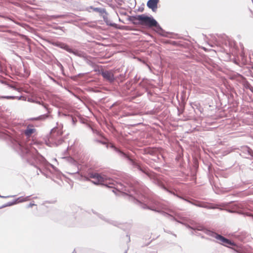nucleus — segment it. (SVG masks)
<instances>
[{"instance_id":"obj_1","label":"nucleus","mask_w":253,"mask_h":253,"mask_svg":"<svg viewBox=\"0 0 253 253\" xmlns=\"http://www.w3.org/2000/svg\"><path fill=\"white\" fill-rule=\"evenodd\" d=\"M131 21L134 24H139L148 28H152L158 26V23L155 19L152 16H148L145 14L132 16Z\"/></svg>"},{"instance_id":"obj_2","label":"nucleus","mask_w":253,"mask_h":253,"mask_svg":"<svg viewBox=\"0 0 253 253\" xmlns=\"http://www.w3.org/2000/svg\"><path fill=\"white\" fill-rule=\"evenodd\" d=\"M250 206L245 202H238V214H241L244 216H249L253 220V213L250 211Z\"/></svg>"},{"instance_id":"obj_3","label":"nucleus","mask_w":253,"mask_h":253,"mask_svg":"<svg viewBox=\"0 0 253 253\" xmlns=\"http://www.w3.org/2000/svg\"><path fill=\"white\" fill-rule=\"evenodd\" d=\"M240 46L241 49V51L239 52L238 49V66L241 67L242 66H247L246 67L249 69L251 65L248 64V60L247 55H246L245 50L243 44L240 43Z\"/></svg>"},{"instance_id":"obj_4","label":"nucleus","mask_w":253,"mask_h":253,"mask_svg":"<svg viewBox=\"0 0 253 253\" xmlns=\"http://www.w3.org/2000/svg\"><path fill=\"white\" fill-rule=\"evenodd\" d=\"M238 154L243 158L250 159L251 157V159H253V150L247 146L238 147Z\"/></svg>"},{"instance_id":"obj_5","label":"nucleus","mask_w":253,"mask_h":253,"mask_svg":"<svg viewBox=\"0 0 253 253\" xmlns=\"http://www.w3.org/2000/svg\"><path fill=\"white\" fill-rule=\"evenodd\" d=\"M238 84H240L242 86L243 89H249L253 92V87L247 81L246 79L240 74L238 73Z\"/></svg>"},{"instance_id":"obj_6","label":"nucleus","mask_w":253,"mask_h":253,"mask_svg":"<svg viewBox=\"0 0 253 253\" xmlns=\"http://www.w3.org/2000/svg\"><path fill=\"white\" fill-rule=\"evenodd\" d=\"M215 238L217 240H218L219 242L221 244H222L227 247H229V246L233 245V244L230 240H229L228 239L224 238V237H223L220 235H216L215 236Z\"/></svg>"},{"instance_id":"obj_7","label":"nucleus","mask_w":253,"mask_h":253,"mask_svg":"<svg viewBox=\"0 0 253 253\" xmlns=\"http://www.w3.org/2000/svg\"><path fill=\"white\" fill-rule=\"evenodd\" d=\"M159 0H149L147 2V6L151 9L153 11L155 12L158 8L157 5Z\"/></svg>"},{"instance_id":"obj_8","label":"nucleus","mask_w":253,"mask_h":253,"mask_svg":"<svg viewBox=\"0 0 253 253\" xmlns=\"http://www.w3.org/2000/svg\"><path fill=\"white\" fill-rule=\"evenodd\" d=\"M250 239L249 235L246 232H241L238 234V241L243 242L244 243H246Z\"/></svg>"},{"instance_id":"obj_9","label":"nucleus","mask_w":253,"mask_h":253,"mask_svg":"<svg viewBox=\"0 0 253 253\" xmlns=\"http://www.w3.org/2000/svg\"><path fill=\"white\" fill-rule=\"evenodd\" d=\"M92 182L95 184H104L105 179L100 174H99L98 176L93 179Z\"/></svg>"},{"instance_id":"obj_10","label":"nucleus","mask_w":253,"mask_h":253,"mask_svg":"<svg viewBox=\"0 0 253 253\" xmlns=\"http://www.w3.org/2000/svg\"><path fill=\"white\" fill-rule=\"evenodd\" d=\"M103 77L107 80L112 81L114 80V75L111 72L105 71L102 73Z\"/></svg>"},{"instance_id":"obj_11","label":"nucleus","mask_w":253,"mask_h":253,"mask_svg":"<svg viewBox=\"0 0 253 253\" xmlns=\"http://www.w3.org/2000/svg\"><path fill=\"white\" fill-rule=\"evenodd\" d=\"M238 253H250L249 251H248V249L247 248L246 245V246H243L241 245H240L238 243Z\"/></svg>"},{"instance_id":"obj_12","label":"nucleus","mask_w":253,"mask_h":253,"mask_svg":"<svg viewBox=\"0 0 253 253\" xmlns=\"http://www.w3.org/2000/svg\"><path fill=\"white\" fill-rule=\"evenodd\" d=\"M36 131V129L35 128H28L25 131V134L27 136H30L32 134L34 133Z\"/></svg>"},{"instance_id":"obj_13","label":"nucleus","mask_w":253,"mask_h":253,"mask_svg":"<svg viewBox=\"0 0 253 253\" xmlns=\"http://www.w3.org/2000/svg\"><path fill=\"white\" fill-rule=\"evenodd\" d=\"M30 196L20 197L18 198V200L20 202L28 201L30 200Z\"/></svg>"},{"instance_id":"obj_14","label":"nucleus","mask_w":253,"mask_h":253,"mask_svg":"<svg viewBox=\"0 0 253 253\" xmlns=\"http://www.w3.org/2000/svg\"><path fill=\"white\" fill-rule=\"evenodd\" d=\"M99 174L97 173H89V177L92 179L96 178L97 176H98Z\"/></svg>"},{"instance_id":"obj_15","label":"nucleus","mask_w":253,"mask_h":253,"mask_svg":"<svg viewBox=\"0 0 253 253\" xmlns=\"http://www.w3.org/2000/svg\"><path fill=\"white\" fill-rule=\"evenodd\" d=\"M118 152L121 154V155H122L123 157H125V158H128V157L127 156V155L125 154V153L120 151V150H118Z\"/></svg>"},{"instance_id":"obj_16","label":"nucleus","mask_w":253,"mask_h":253,"mask_svg":"<svg viewBox=\"0 0 253 253\" xmlns=\"http://www.w3.org/2000/svg\"><path fill=\"white\" fill-rule=\"evenodd\" d=\"M34 206H36L35 204H30L28 206V208H30V207H32Z\"/></svg>"},{"instance_id":"obj_17","label":"nucleus","mask_w":253,"mask_h":253,"mask_svg":"<svg viewBox=\"0 0 253 253\" xmlns=\"http://www.w3.org/2000/svg\"><path fill=\"white\" fill-rule=\"evenodd\" d=\"M93 10L94 11H99V8H93Z\"/></svg>"},{"instance_id":"obj_18","label":"nucleus","mask_w":253,"mask_h":253,"mask_svg":"<svg viewBox=\"0 0 253 253\" xmlns=\"http://www.w3.org/2000/svg\"><path fill=\"white\" fill-rule=\"evenodd\" d=\"M63 48L67 50V48H68V46L67 45H65L64 46Z\"/></svg>"},{"instance_id":"obj_19","label":"nucleus","mask_w":253,"mask_h":253,"mask_svg":"<svg viewBox=\"0 0 253 253\" xmlns=\"http://www.w3.org/2000/svg\"><path fill=\"white\" fill-rule=\"evenodd\" d=\"M238 197L240 196L241 192H238Z\"/></svg>"}]
</instances>
